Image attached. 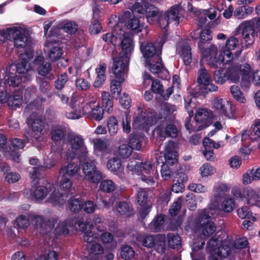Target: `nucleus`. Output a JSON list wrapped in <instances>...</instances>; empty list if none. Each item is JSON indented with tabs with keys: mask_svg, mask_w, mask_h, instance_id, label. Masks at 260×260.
<instances>
[{
	"mask_svg": "<svg viewBox=\"0 0 260 260\" xmlns=\"http://www.w3.org/2000/svg\"><path fill=\"white\" fill-rule=\"evenodd\" d=\"M51 192L47 202L54 206H61L66 203L68 196L56 191L54 185L48 183L46 186L39 185L37 187L32 186L30 189H25L24 190V195L36 202H40L44 200L49 192Z\"/></svg>",
	"mask_w": 260,
	"mask_h": 260,
	"instance_id": "obj_1",
	"label": "nucleus"
},
{
	"mask_svg": "<svg viewBox=\"0 0 260 260\" xmlns=\"http://www.w3.org/2000/svg\"><path fill=\"white\" fill-rule=\"evenodd\" d=\"M5 40L13 41L16 48L27 47L32 46L31 38L26 35V28L21 25H17L0 30V43Z\"/></svg>",
	"mask_w": 260,
	"mask_h": 260,
	"instance_id": "obj_2",
	"label": "nucleus"
},
{
	"mask_svg": "<svg viewBox=\"0 0 260 260\" xmlns=\"http://www.w3.org/2000/svg\"><path fill=\"white\" fill-rule=\"evenodd\" d=\"M220 239L214 236L208 242L206 250L210 254V260H219V258L226 257L234 253L233 241L227 240L223 241L220 246Z\"/></svg>",
	"mask_w": 260,
	"mask_h": 260,
	"instance_id": "obj_3",
	"label": "nucleus"
},
{
	"mask_svg": "<svg viewBox=\"0 0 260 260\" xmlns=\"http://www.w3.org/2000/svg\"><path fill=\"white\" fill-rule=\"evenodd\" d=\"M127 168L133 174L140 175L141 174H146L149 175L148 176L143 175L141 177L142 181L149 185L155 184V180L151 176V174H154V165L151 160L140 162L136 159H131L127 165Z\"/></svg>",
	"mask_w": 260,
	"mask_h": 260,
	"instance_id": "obj_4",
	"label": "nucleus"
},
{
	"mask_svg": "<svg viewBox=\"0 0 260 260\" xmlns=\"http://www.w3.org/2000/svg\"><path fill=\"white\" fill-rule=\"evenodd\" d=\"M156 154V159L157 163L162 162L161 169L160 171L161 177L164 180H168L171 177V171L168 165L164 162V159L170 164H174L177 161V152L176 150V144L172 141H170L164 146V151L163 156H159V159Z\"/></svg>",
	"mask_w": 260,
	"mask_h": 260,
	"instance_id": "obj_5",
	"label": "nucleus"
},
{
	"mask_svg": "<svg viewBox=\"0 0 260 260\" xmlns=\"http://www.w3.org/2000/svg\"><path fill=\"white\" fill-rule=\"evenodd\" d=\"M218 212L219 210L216 207L211 206L200 212L196 225L202 228V235L204 237H209L215 232L216 226L212 221V218H214Z\"/></svg>",
	"mask_w": 260,
	"mask_h": 260,
	"instance_id": "obj_6",
	"label": "nucleus"
},
{
	"mask_svg": "<svg viewBox=\"0 0 260 260\" xmlns=\"http://www.w3.org/2000/svg\"><path fill=\"white\" fill-rule=\"evenodd\" d=\"M133 242L147 248H154L159 253H164L166 250V240L161 235H141L138 233L133 235Z\"/></svg>",
	"mask_w": 260,
	"mask_h": 260,
	"instance_id": "obj_7",
	"label": "nucleus"
},
{
	"mask_svg": "<svg viewBox=\"0 0 260 260\" xmlns=\"http://www.w3.org/2000/svg\"><path fill=\"white\" fill-rule=\"evenodd\" d=\"M159 118L156 113L148 112L137 106L133 116V126L135 129L147 128L156 123Z\"/></svg>",
	"mask_w": 260,
	"mask_h": 260,
	"instance_id": "obj_8",
	"label": "nucleus"
},
{
	"mask_svg": "<svg viewBox=\"0 0 260 260\" xmlns=\"http://www.w3.org/2000/svg\"><path fill=\"white\" fill-rule=\"evenodd\" d=\"M68 144L72 149V152L67 153L68 159H72L76 156L81 160L88 157L87 148L81 136L77 134L70 135L68 138Z\"/></svg>",
	"mask_w": 260,
	"mask_h": 260,
	"instance_id": "obj_9",
	"label": "nucleus"
},
{
	"mask_svg": "<svg viewBox=\"0 0 260 260\" xmlns=\"http://www.w3.org/2000/svg\"><path fill=\"white\" fill-rule=\"evenodd\" d=\"M80 166L85 178L90 183L98 184L103 178L102 172L96 167L95 161L88 158L80 160Z\"/></svg>",
	"mask_w": 260,
	"mask_h": 260,
	"instance_id": "obj_10",
	"label": "nucleus"
},
{
	"mask_svg": "<svg viewBox=\"0 0 260 260\" xmlns=\"http://www.w3.org/2000/svg\"><path fill=\"white\" fill-rule=\"evenodd\" d=\"M167 39V35L166 32L162 37L159 38L155 44L148 43L145 44H141V51L146 62H148L150 60L155 58L159 59L161 54L162 47Z\"/></svg>",
	"mask_w": 260,
	"mask_h": 260,
	"instance_id": "obj_11",
	"label": "nucleus"
},
{
	"mask_svg": "<svg viewBox=\"0 0 260 260\" xmlns=\"http://www.w3.org/2000/svg\"><path fill=\"white\" fill-rule=\"evenodd\" d=\"M88 226L89 227V225L85 224L83 221L75 218H72L64 221H60L57 226L55 229L53 228V230L48 233V235L49 237H51L53 234L55 236L67 235L71 230L84 231L85 229L84 228Z\"/></svg>",
	"mask_w": 260,
	"mask_h": 260,
	"instance_id": "obj_12",
	"label": "nucleus"
},
{
	"mask_svg": "<svg viewBox=\"0 0 260 260\" xmlns=\"http://www.w3.org/2000/svg\"><path fill=\"white\" fill-rule=\"evenodd\" d=\"M253 20L242 21L235 30V35L242 36L241 45L242 48H247L254 42V26Z\"/></svg>",
	"mask_w": 260,
	"mask_h": 260,
	"instance_id": "obj_13",
	"label": "nucleus"
},
{
	"mask_svg": "<svg viewBox=\"0 0 260 260\" xmlns=\"http://www.w3.org/2000/svg\"><path fill=\"white\" fill-rule=\"evenodd\" d=\"M26 123L31 129V132L24 134L28 142L35 143L42 140V132L44 122L41 117L36 114L32 113L26 120Z\"/></svg>",
	"mask_w": 260,
	"mask_h": 260,
	"instance_id": "obj_14",
	"label": "nucleus"
},
{
	"mask_svg": "<svg viewBox=\"0 0 260 260\" xmlns=\"http://www.w3.org/2000/svg\"><path fill=\"white\" fill-rule=\"evenodd\" d=\"M232 193L236 198L239 199L245 204L250 206L260 207V196L257 191L251 188H241L235 187L232 190Z\"/></svg>",
	"mask_w": 260,
	"mask_h": 260,
	"instance_id": "obj_15",
	"label": "nucleus"
},
{
	"mask_svg": "<svg viewBox=\"0 0 260 260\" xmlns=\"http://www.w3.org/2000/svg\"><path fill=\"white\" fill-rule=\"evenodd\" d=\"M71 108V110L66 113V117L69 119H79L87 113L84 99L75 94H73L72 96Z\"/></svg>",
	"mask_w": 260,
	"mask_h": 260,
	"instance_id": "obj_16",
	"label": "nucleus"
},
{
	"mask_svg": "<svg viewBox=\"0 0 260 260\" xmlns=\"http://www.w3.org/2000/svg\"><path fill=\"white\" fill-rule=\"evenodd\" d=\"M217 53V47L214 44H211L209 47L206 49V50H202V58L204 59L205 58L209 57L208 64L210 67L215 69L220 68L223 64L229 63L231 62L226 61L227 58L226 56L223 55L221 51L218 57L216 56Z\"/></svg>",
	"mask_w": 260,
	"mask_h": 260,
	"instance_id": "obj_17",
	"label": "nucleus"
},
{
	"mask_svg": "<svg viewBox=\"0 0 260 260\" xmlns=\"http://www.w3.org/2000/svg\"><path fill=\"white\" fill-rule=\"evenodd\" d=\"M28 216L35 223V225L37 228H40V232L46 235H48V233L53 230V227L58 221L57 217L52 216L44 221L42 216L33 212H29Z\"/></svg>",
	"mask_w": 260,
	"mask_h": 260,
	"instance_id": "obj_18",
	"label": "nucleus"
},
{
	"mask_svg": "<svg viewBox=\"0 0 260 260\" xmlns=\"http://www.w3.org/2000/svg\"><path fill=\"white\" fill-rule=\"evenodd\" d=\"M129 59L118 56L113 58L112 71L115 77L121 82H124L128 71Z\"/></svg>",
	"mask_w": 260,
	"mask_h": 260,
	"instance_id": "obj_19",
	"label": "nucleus"
},
{
	"mask_svg": "<svg viewBox=\"0 0 260 260\" xmlns=\"http://www.w3.org/2000/svg\"><path fill=\"white\" fill-rule=\"evenodd\" d=\"M197 82L206 92H213L218 90V87L212 83L208 71L202 65L198 71Z\"/></svg>",
	"mask_w": 260,
	"mask_h": 260,
	"instance_id": "obj_20",
	"label": "nucleus"
},
{
	"mask_svg": "<svg viewBox=\"0 0 260 260\" xmlns=\"http://www.w3.org/2000/svg\"><path fill=\"white\" fill-rule=\"evenodd\" d=\"M119 19L117 23L120 24L121 27L123 23L127 25V27L133 32L138 33L142 30V25L140 24L139 20L134 16H132L131 12L127 11L124 12Z\"/></svg>",
	"mask_w": 260,
	"mask_h": 260,
	"instance_id": "obj_21",
	"label": "nucleus"
},
{
	"mask_svg": "<svg viewBox=\"0 0 260 260\" xmlns=\"http://www.w3.org/2000/svg\"><path fill=\"white\" fill-rule=\"evenodd\" d=\"M213 108L222 116L229 118L233 117V110L231 102L225 99L215 98L212 100Z\"/></svg>",
	"mask_w": 260,
	"mask_h": 260,
	"instance_id": "obj_22",
	"label": "nucleus"
},
{
	"mask_svg": "<svg viewBox=\"0 0 260 260\" xmlns=\"http://www.w3.org/2000/svg\"><path fill=\"white\" fill-rule=\"evenodd\" d=\"M119 19L116 16L111 18L109 19V27L114 31L115 35L113 33L108 32L104 34L103 36V40L108 44L112 43L113 45L115 43V40L118 36H120L124 32V30L120 26L119 23H117Z\"/></svg>",
	"mask_w": 260,
	"mask_h": 260,
	"instance_id": "obj_23",
	"label": "nucleus"
},
{
	"mask_svg": "<svg viewBox=\"0 0 260 260\" xmlns=\"http://www.w3.org/2000/svg\"><path fill=\"white\" fill-rule=\"evenodd\" d=\"M33 56L34 51L31 49H29L20 55L19 62L16 64V69L18 73L24 74L32 69L29 61Z\"/></svg>",
	"mask_w": 260,
	"mask_h": 260,
	"instance_id": "obj_24",
	"label": "nucleus"
},
{
	"mask_svg": "<svg viewBox=\"0 0 260 260\" xmlns=\"http://www.w3.org/2000/svg\"><path fill=\"white\" fill-rule=\"evenodd\" d=\"M176 52L181 57L186 66H190L192 62V54L191 48L187 41L178 42L176 46Z\"/></svg>",
	"mask_w": 260,
	"mask_h": 260,
	"instance_id": "obj_25",
	"label": "nucleus"
},
{
	"mask_svg": "<svg viewBox=\"0 0 260 260\" xmlns=\"http://www.w3.org/2000/svg\"><path fill=\"white\" fill-rule=\"evenodd\" d=\"M123 36L121 42V51L119 56L130 59L131 55L134 51V45L131 36L124 31L122 34Z\"/></svg>",
	"mask_w": 260,
	"mask_h": 260,
	"instance_id": "obj_26",
	"label": "nucleus"
},
{
	"mask_svg": "<svg viewBox=\"0 0 260 260\" xmlns=\"http://www.w3.org/2000/svg\"><path fill=\"white\" fill-rule=\"evenodd\" d=\"M203 145L205 149L203 152L204 156L206 160L211 161L214 160L215 156L213 150L211 148L213 147L215 149H218L223 146L224 143L222 141L215 143L214 141L208 138H205L203 140Z\"/></svg>",
	"mask_w": 260,
	"mask_h": 260,
	"instance_id": "obj_27",
	"label": "nucleus"
},
{
	"mask_svg": "<svg viewBox=\"0 0 260 260\" xmlns=\"http://www.w3.org/2000/svg\"><path fill=\"white\" fill-rule=\"evenodd\" d=\"M96 103L95 100L91 101L88 104H85V108H87L88 116L96 121H101L104 116V109L99 104L95 105Z\"/></svg>",
	"mask_w": 260,
	"mask_h": 260,
	"instance_id": "obj_28",
	"label": "nucleus"
},
{
	"mask_svg": "<svg viewBox=\"0 0 260 260\" xmlns=\"http://www.w3.org/2000/svg\"><path fill=\"white\" fill-rule=\"evenodd\" d=\"M48 57L52 61H56L63 55V50L57 43H48L45 46Z\"/></svg>",
	"mask_w": 260,
	"mask_h": 260,
	"instance_id": "obj_29",
	"label": "nucleus"
},
{
	"mask_svg": "<svg viewBox=\"0 0 260 260\" xmlns=\"http://www.w3.org/2000/svg\"><path fill=\"white\" fill-rule=\"evenodd\" d=\"M155 131L159 137L165 138L166 137L176 138L178 134L179 130L176 126L173 123L167 124L165 126L158 125Z\"/></svg>",
	"mask_w": 260,
	"mask_h": 260,
	"instance_id": "obj_30",
	"label": "nucleus"
},
{
	"mask_svg": "<svg viewBox=\"0 0 260 260\" xmlns=\"http://www.w3.org/2000/svg\"><path fill=\"white\" fill-rule=\"evenodd\" d=\"M245 64H249L247 63H244L241 64H235L226 69V75L228 80L233 83L239 82L240 76L243 75L242 68Z\"/></svg>",
	"mask_w": 260,
	"mask_h": 260,
	"instance_id": "obj_31",
	"label": "nucleus"
},
{
	"mask_svg": "<svg viewBox=\"0 0 260 260\" xmlns=\"http://www.w3.org/2000/svg\"><path fill=\"white\" fill-rule=\"evenodd\" d=\"M239 46V40L235 36L230 37L226 40L225 46L221 52L226 56V61H231L234 58V54L232 51L236 49Z\"/></svg>",
	"mask_w": 260,
	"mask_h": 260,
	"instance_id": "obj_32",
	"label": "nucleus"
},
{
	"mask_svg": "<svg viewBox=\"0 0 260 260\" xmlns=\"http://www.w3.org/2000/svg\"><path fill=\"white\" fill-rule=\"evenodd\" d=\"M107 168L120 178L122 179L124 177V168L121 165V161L118 158L113 157L109 159L107 162Z\"/></svg>",
	"mask_w": 260,
	"mask_h": 260,
	"instance_id": "obj_33",
	"label": "nucleus"
},
{
	"mask_svg": "<svg viewBox=\"0 0 260 260\" xmlns=\"http://www.w3.org/2000/svg\"><path fill=\"white\" fill-rule=\"evenodd\" d=\"M184 102H185V108L187 110L188 114L189 115V117L186 118L185 120V126L187 130L189 131V133H191L192 131H198L201 129V126H199L198 128H196L192 125V124L190 123L191 118L193 115V111L189 108L190 105L192 103V98L190 95L186 96L184 98Z\"/></svg>",
	"mask_w": 260,
	"mask_h": 260,
	"instance_id": "obj_34",
	"label": "nucleus"
},
{
	"mask_svg": "<svg viewBox=\"0 0 260 260\" xmlns=\"http://www.w3.org/2000/svg\"><path fill=\"white\" fill-rule=\"evenodd\" d=\"M159 59L155 58V60H150L148 62H146V66L148 67L151 73L156 74L158 77H160L161 73H167V71L162 63L161 57H159Z\"/></svg>",
	"mask_w": 260,
	"mask_h": 260,
	"instance_id": "obj_35",
	"label": "nucleus"
},
{
	"mask_svg": "<svg viewBox=\"0 0 260 260\" xmlns=\"http://www.w3.org/2000/svg\"><path fill=\"white\" fill-rule=\"evenodd\" d=\"M253 12L252 7L248 5H243L238 6L234 11V17L238 20H243L247 18Z\"/></svg>",
	"mask_w": 260,
	"mask_h": 260,
	"instance_id": "obj_36",
	"label": "nucleus"
},
{
	"mask_svg": "<svg viewBox=\"0 0 260 260\" xmlns=\"http://www.w3.org/2000/svg\"><path fill=\"white\" fill-rule=\"evenodd\" d=\"M106 69L107 65L105 63L100 64L95 69L96 76L93 84L95 88L101 87L104 84L106 79Z\"/></svg>",
	"mask_w": 260,
	"mask_h": 260,
	"instance_id": "obj_37",
	"label": "nucleus"
},
{
	"mask_svg": "<svg viewBox=\"0 0 260 260\" xmlns=\"http://www.w3.org/2000/svg\"><path fill=\"white\" fill-rule=\"evenodd\" d=\"M162 12L153 5L150 4L149 7L147 8V10L145 14L147 22L151 24L157 23L159 18L161 17Z\"/></svg>",
	"mask_w": 260,
	"mask_h": 260,
	"instance_id": "obj_38",
	"label": "nucleus"
},
{
	"mask_svg": "<svg viewBox=\"0 0 260 260\" xmlns=\"http://www.w3.org/2000/svg\"><path fill=\"white\" fill-rule=\"evenodd\" d=\"M150 3L142 1L140 2H136L132 6L128 7V8L132 11L133 16L138 15L140 17L145 15L147 10V8L149 7Z\"/></svg>",
	"mask_w": 260,
	"mask_h": 260,
	"instance_id": "obj_39",
	"label": "nucleus"
},
{
	"mask_svg": "<svg viewBox=\"0 0 260 260\" xmlns=\"http://www.w3.org/2000/svg\"><path fill=\"white\" fill-rule=\"evenodd\" d=\"M79 167L77 162L70 161L67 165L62 166L59 170V175L62 176L68 175L75 176L78 174Z\"/></svg>",
	"mask_w": 260,
	"mask_h": 260,
	"instance_id": "obj_40",
	"label": "nucleus"
},
{
	"mask_svg": "<svg viewBox=\"0 0 260 260\" xmlns=\"http://www.w3.org/2000/svg\"><path fill=\"white\" fill-rule=\"evenodd\" d=\"M6 138L2 134L0 133V151L7 157L12 159L15 162H19V157L20 155L18 153H13V151H6V148L5 146L6 144Z\"/></svg>",
	"mask_w": 260,
	"mask_h": 260,
	"instance_id": "obj_41",
	"label": "nucleus"
},
{
	"mask_svg": "<svg viewBox=\"0 0 260 260\" xmlns=\"http://www.w3.org/2000/svg\"><path fill=\"white\" fill-rule=\"evenodd\" d=\"M85 224L89 225V227H86L84 231L78 230L81 231L84 233L83 236L84 240L85 242L89 244H93L94 242L98 240L100 238V234L98 233H95L94 232L91 230L92 228V225L89 222H84Z\"/></svg>",
	"mask_w": 260,
	"mask_h": 260,
	"instance_id": "obj_42",
	"label": "nucleus"
},
{
	"mask_svg": "<svg viewBox=\"0 0 260 260\" xmlns=\"http://www.w3.org/2000/svg\"><path fill=\"white\" fill-rule=\"evenodd\" d=\"M23 97L20 92H14L9 95L7 101L8 106L12 109H16L19 108L22 104Z\"/></svg>",
	"mask_w": 260,
	"mask_h": 260,
	"instance_id": "obj_43",
	"label": "nucleus"
},
{
	"mask_svg": "<svg viewBox=\"0 0 260 260\" xmlns=\"http://www.w3.org/2000/svg\"><path fill=\"white\" fill-rule=\"evenodd\" d=\"M165 215H159L149 224L148 229L151 232H158L164 228Z\"/></svg>",
	"mask_w": 260,
	"mask_h": 260,
	"instance_id": "obj_44",
	"label": "nucleus"
},
{
	"mask_svg": "<svg viewBox=\"0 0 260 260\" xmlns=\"http://www.w3.org/2000/svg\"><path fill=\"white\" fill-rule=\"evenodd\" d=\"M180 7L178 6H174L171 8L169 11L166 12L164 14L166 18L169 20L170 22L175 21V24L178 25L179 23Z\"/></svg>",
	"mask_w": 260,
	"mask_h": 260,
	"instance_id": "obj_45",
	"label": "nucleus"
},
{
	"mask_svg": "<svg viewBox=\"0 0 260 260\" xmlns=\"http://www.w3.org/2000/svg\"><path fill=\"white\" fill-rule=\"evenodd\" d=\"M243 75L241 82V86L243 89H248L250 87V76L251 69L249 64H245L242 68Z\"/></svg>",
	"mask_w": 260,
	"mask_h": 260,
	"instance_id": "obj_46",
	"label": "nucleus"
},
{
	"mask_svg": "<svg viewBox=\"0 0 260 260\" xmlns=\"http://www.w3.org/2000/svg\"><path fill=\"white\" fill-rule=\"evenodd\" d=\"M101 103L106 111L111 113L113 110V102L109 92L104 91L101 93Z\"/></svg>",
	"mask_w": 260,
	"mask_h": 260,
	"instance_id": "obj_47",
	"label": "nucleus"
},
{
	"mask_svg": "<svg viewBox=\"0 0 260 260\" xmlns=\"http://www.w3.org/2000/svg\"><path fill=\"white\" fill-rule=\"evenodd\" d=\"M116 211L120 215L127 217L134 213L132 206L126 202H121L118 203L116 206Z\"/></svg>",
	"mask_w": 260,
	"mask_h": 260,
	"instance_id": "obj_48",
	"label": "nucleus"
},
{
	"mask_svg": "<svg viewBox=\"0 0 260 260\" xmlns=\"http://www.w3.org/2000/svg\"><path fill=\"white\" fill-rule=\"evenodd\" d=\"M211 111L206 108L199 109L194 117L196 122L202 123L209 120L211 117Z\"/></svg>",
	"mask_w": 260,
	"mask_h": 260,
	"instance_id": "obj_49",
	"label": "nucleus"
},
{
	"mask_svg": "<svg viewBox=\"0 0 260 260\" xmlns=\"http://www.w3.org/2000/svg\"><path fill=\"white\" fill-rule=\"evenodd\" d=\"M117 185L112 180L105 179L100 181V189L106 193L113 192L117 188Z\"/></svg>",
	"mask_w": 260,
	"mask_h": 260,
	"instance_id": "obj_50",
	"label": "nucleus"
},
{
	"mask_svg": "<svg viewBox=\"0 0 260 260\" xmlns=\"http://www.w3.org/2000/svg\"><path fill=\"white\" fill-rule=\"evenodd\" d=\"M10 68L11 67L10 66L8 67L6 69V80L7 81V83L10 86L13 87L17 86L21 83L22 79L19 75L11 76Z\"/></svg>",
	"mask_w": 260,
	"mask_h": 260,
	"instance_id": "obj_51",
	"label": "nucleus"
},
{
	"mask_svg": "<svg viewBox=\"0 0 260 260\" xmlns=\"http://www.w3.org/2000/svg\"><path fill=\"white\" fill-rule=\"evenodd\" d=\"M92 142L93 144L94 151L96 155L98 152L105 150L109 145L108 141L106 139H94Z\"/></svg>",
	"mask_w": 260,
	"mask_h": 260,
	"instance_id": "obj_52",
	"label": "nucleus"
},
{
	"mask_svg": "<svg viewBox=\"0 0 260 260\" xmlns=\"http://www.w3.org/2000/svg\"><path fill=\"white\" fill-rule=\"evenodd\" d=\"M212 36L211 32L209 29L203 30L200 35V42L198 44V47L201 52L202 50H205L206 49L204 48L203 44L206 43L207 42L211 40Z\"/></svg>",
	"mask_w": 260,
	"mask_h": 260,
	"instance_id": "obj_53",
	"label": "nucleus"
},
{
	"mask_svg": "<svg viewBox=\"0 0 260 260\" xmlns=\"http://www.w3.org/2000/svg\"><path fill=\"white\" fill-rule=\"evenodd\" d=\"M10 144L9 147V148H6V151H13V153H14L15 152V153H18L20 155L17 150L22 149L24 147V143L23 141L20 139L13 138L10 141Z\"/></svg>",
	"mask_w": 260,
	"mask_h": 260,
	"instance_id": "obj_54",
	"label": "nucleus"
},
{
	"mask_svg": "<svg viewBox=\"0 0 260 260\" xmlns=\"http://www.w3.org/2000/svg\"><path fill=\"white\" fill-rule=\"evenodd\" d=\"M144 138L138 135L131 136L129 144L131 145L130 147L133 149L140 150L142 148Z\"/></svg>",
	"mask_w": 260,
	"mask_h": 260,
	"instance_id": "obj_55",
	"label": "nucleus"
},
{
	"mask_svg": "<svg viewBox=\"0 0 260 260\" xmlns=\"http://www.w3.org/2000/svg\"><path fill=\"white\" fill-rule=\"evenodd\" d=\"M82 202L80 198L72 197L69 200L68 208L74 212H78L82 209Z\"/></svg>",
	"mask_w": 260,
	"mask_h": 260,
	"instance_id": "obj_56",
	"label": "nucleus"
},
{
	"mask_svg": "<svg viewBox=\"0 0 260 260\" xmlns=\"http://www.w3.org/2000/svg\"><path fill=\"white\" fill-rule=\"evenodd\" d=\"M29 218V216L20 215L15 219V224L19 229H26L30 224Z\"/></svg>",
	"mask_w": 260,
	"mask_h": 260,
	"instance_id": "obj_57",
	"label": "nucleus"
},
{
	"mask_svg": "<svg viewBox=\"0 0 260 260\" xmlns=\"http://www.w3.org/2000/svg\"><path fill=\"white\" fill-rule=\"evenodd\" d=\"M230 92L234 99L241 103H245L246 99L243 93L237 85H232L230 88Z\"/></svg>",
	"mask_w": 260,
	"mask_h": 260,
	"instance_id": "obj_58",
	"label": "nucleus"
},
{
	"mask_svg": "<svg viewBox=\"0 0 260 260\" xmlns=\"http://www.w3.org/2000/svg\"><path fill=\"white\" fill-rule=\"evenodd\" d=\"M235 200L231 198H226L222 201L220 210L225 212H231L235 207Z\"/></svg>",
	"mask_w": 260,
	"mask_h": 260,
	"instance_id": "obj_59",
	"label": "nucleus"
},
{
	"mask_svg": "<svg viewBox=\"0 0 260 260\" xmlns=\"http://www.w3.org/2000/svg\"><path fill=\"white\" fill-rule=\"evenodd\" d=\"M213 77L215 82L219 84H223L226 81L228 80L226 70L225 72L221 69L215 71Z\"/></svg>",
	"mask_w": 260,
	"mask_h": 260,
	"instance_id": "obj_60",
	"label": "nucleus"
},
{
	"mask_svg": "<svg viewBox=\"0 0 260 260\" xmlns=\"http://www.w3.org/2000/svg\"><path fill=\"white\" fill-rule=\"evenodd\" d=\"M107 126L110 135H115L118 131V124L116 118L115 117L111 116L108 118Z\"/></svg>",
	"mask_w": 260,
	"mask_h": 260,
	"instance_id": "obj_61",
	"label": "nucleus"
},
{
	"mask_svg": "<svg viewBox=\"0 0 260 260\" xmlns=\"http://www.w3.org/2000/svg\"><path fill=\"white\" fill-rule=\"evenodd\" d=\"M250 140L252 141L260 140V120L255 122L250 132Z\"/></svg>",
	"mask_w": 260,
	"mask_h": 260,
	"instance_id": "obj_62",
	"label": "nucleus"
},
{
	"mask_svg": "<svg viewBox=\"0 0 260 260\" xmlns=\"http://www.w3.org/2000/svg\"><path fill=\"white\" fill-rule=\"evenodd\" d=\"M65 134V129L61 126L54 127L51 132V137L53 141H58L62 139Z\"/></svg>",
	"mask_w": 260,
	"mask_h": 260,
	"instance_id": "obj_63",
	"label": "nucleus"
},
{
	"mask_svg": "<svg viewBox=\"0 0 260 260\" xmlns=\"http://www.w3.org/2000/svg\"><path fill=\"white\" fill-rule=\"evenodd\" d=\"M169 246L175 248L181 244V238L177 234L169 233L167 235Z\"/></svg>",
	"mask_w": 260,
	"mask_h": 260,
	"instance_id": "obj_64",
	"label": "nucleus"
}]
</instances>
